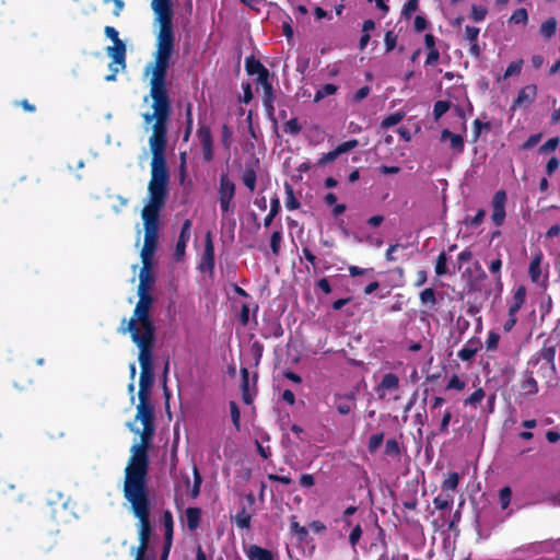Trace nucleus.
<instances>
[{"mask_svg": "<svg viewBox=\"0 0 560 560\" xmlns=\"http://www.w3.org/2000/svg\"><path fill=\"white\" fill-rule=\"evenodd\" d=\"M143 430L140 433V443L133 444L130 448L131 456L125 468L124 498L130 504L132 515L138 520V538L140 552L149 547L152 534L151 498L148 487L149 472V447L154 435V422L142 423Z\"/></svg>", "mask_w": 560, "mask_h": 560, "instance_id": "obj_1", "label": "nucleus"}, {"mask_svg": "<svg viewBox=\"0 0 560 560\" xmlns=\"http://www.w3.org/2000/svg\"><path fill=\"white\" fill-rule=\"evenodd\" d=\"M174 51L156 49L153 63L145 69L151 70L150 96L153 101V113L142 115L144 124L152 126V135L149 138V145L167 144V122L172 114V102L170 98L166 78Z\"/></svg>", "mask_w": 560, "mask_h": 560, "instance_id": "obj_2", "label": "nucleus"}, {"mask_svg": "<svg viewBox=\"0 0 560 560\" xmlns=\"http://www.w3.org/2000/svg\"><path fill=\"white\" fill-rule=\"evenodd\" d=\"M139 301L136 304L131 318L122 319L118 328L120 334L129 332L135 343H154L155 326L151 317L153 298L150 292H138Z\"/></svg>", "mask_w": 560, "mask_h": 560, "instance_id": "obj_3", "label": "nucleus"}, {"mask_svg": "<svg viewBox=\"0 0 560 560\" xmlns=\"http://www.w3.org/2000/svg\"><path fill=\"white\" fill-rule=\"evenodd\" d=\"M167 144L150 147L152 153L151 179L149 182V202L142 210H161L165 205L170 174L166 166Z\"/></svg>", "mask_w": 560, "mask_h": 560, "instance_id": "obj_4", "label": "nucleus"}, {"mask_svg": "<svg viewBox=\"0 0 560 560\" xmlns=\"http://www.w3.org/2000/svg\"><path fill=\"white\" fill-rule=\"evenodd\" d=\"M152 9L160 23L156 49L174 51L175 35L172 22V0H152Z\"/></svg>", "mask_w": 560, "mask_h": 560, "instance_id": "obj_5", "label": "nucleus"}, {"mask_svg": "<svg viewBox=\"0 0 560 560\" xmlns=\"http://www.w3.org/2000/svg\"><path fill=\"white\" fill-rule=\"evenodd\" d=\"M139 348L138 361L141 368L138 396L150 397L154 383L153 348L154 343H136Z\"/></svg>", "mask_w": 560, "mask_h": 560, "instance_id": "obj_6", "label": "nucleus"}, {"mask_svg": "<svg viewBox=\"0 0 560 560\" xmlns=\"http://www.w3.org/2000/svg\"><path fill=\"white\" fill-rule=\"evenodd\" d=\"M144 225V243L141 254L154 255L159 244L160 213L141 212Z\"/></svg>", "mask_w": 560, "mask_h": 560, "instance_id": "obj_7", "label": "nucleus"}, {"mask_svg": "<svg viewBox=\"0 0 560 560\" xmlns=\"http://www.w3.org/2000/svg\"><path fill=\"white\" fill-rule=\"evenodd\" d=\"M221 210H230V203L235 196V183L228 172L220 174V186L218 190Z\"/></svg>", "mask_w": 560, "mask_h": 560, "instance_id": "obj_8", "label": "nucleus"}, {"mask_svg": "<svg viewBox=\"0 0 560 560\" xmlns=\"http://www.w3.org/2000/svg\"><path fill=\"white\" fill-rule=\"evenodd\" d=\"M142 267L139 273V285L138 292H150L152 284L154 283V276L152 275V258L153 255L140 254Z\"/></svg>", "mask_w": 560, "mask_h": 560, "instance_id": "obj_9", "label": "nucleus"}, {"mask_svg": "<svg viewBox=\"0 0 560 560\" xmlns=\"http://www.w3.org/2000/svg\"><path fill=\"white\" fill-rule=\"evenodd\" d=\"M214 245L212 234L208 231L205 235V249L199 265V269L203 272H212L214 269Z\"/></svg>", "mask_w": 560, "mask_h": 560, "instance_id": "obj_10", "label": "nucleus"}, {"mask_svg": "<svg viewBox=\"0 0 560 560\" xmlns=\"http://www.w3.org/2000/svg\"><path fill=\"white\" fill-rule=\"evenodd\" d=\"M197 137L202 148V159L209 163L213 160V138L211 129L208 126H200L197 130Z\"/></svg>", "mask_w": 560, "mask_h": 560, "instance_id": "obj_11", "label": "nucleus"}, {"mask_svg": "<svg viewBox=\"0 0 560 560\" xmlns=\"http://www.w3.org/2000/svg\"><path fill=\"white\" fill-rule=\"evenodd\" d=\"M139 404L137 406L136 419L140 420L141 423L154 422V410L150 402V397L138 396Z\"/></svg>", "mask_w": 560, "mask_h": 560, "instance_id": "obj_12", "label": "nucleus"}, {"mask_svg": "<svg viewBox=\"0 0 560 560\" xmlns=\"http://www.w3.org/2000/svg\"><path fill=\"white\" fill-rule=\"evenodd\" d=\"M482 349V342L478 337H471L465 346L457 352V357L463 362L471 361L475 355Z\"/></svg>", "mask_w": 560, "mask_h": 560, "instance_id": "obj_13", "label": "nucleus"}, {"mask_svg": "<svg viewBox=\"0 0 560 560\" xmlns=\"http://www.w3.org/2000/svg\"><path fill=\"white\" fill-rule=\"evenodd\" d=\"M335 407L338 413L342 416L349 415L352 409L355 408V397L353 393L349 394H336L335 395Z\"/></svg>", "mask_w": 560, "mask_h": 560, "instance_id": "obj_14", "label": "nucleus"}, {"mask_svg": "<svg viewBox=\"0 0 560 560\" xmlns=\"http://www.w3.org/2000/svg\"><path fill=\"white\" fill-rule=\"evenodd\" d=\"M536 96H537V85L528 84L518 91L517 96L514 100L512 107L515 108V107H520L524 104H530L535 101Z\"/></svg>", "mask_w": 560, "mask_h": 560, "instance_id": "obj_15", "label": "nucleus"}, {"mask_svg": "<svg viewBox=\"0 0 560 560\" xmlns=\"http://www.w3.org/2000/svg\"><path fill=\"white\" fill-rule=\"evenodd\" d=\"M107 55L113 59V63L126 68V44L122 40L115 42L113 46L106 48Z\"/></svg>", "mask_w": 560, "mask_h": 560, "instance_id": "obj_16", "label": "nucleus"}, {"mask_svg": "<svg viewBox=\"0 0 560 560\" xmlns=\"http://www.w3.org/2000/svg\"><path fill=\"white\" fill-rule=\"evenodd\" d=\"M258 164H259L258 159H256L255 162L252 164H246L245 168L241 175L242 183L252 192L256 189V182H257L256 166H258Z\"/></svg>", "mask_w": 560, "mask_h": 560, "instance_id": "obj_17", "label": "nucleus"}, {"mask_svg": "<svg viewBox=\"0 0 560 560\" xmlns=\"http://www.w3.org/2000/svg\"><path fill=\"white\" fill-rule=\"evenodd\" d=\"M190 230H191V221L185 220L182 225V230L176 243L175 254L177 257H180L185 254L187 242L190 238Z\"/></svg>", "mask_w": 560, "mask_h": 560, "instance_id": "obj_18", "label": "nucleus"}, {"mask_svg": "<svg viewBox=\"0 0 560 560\" xmlns=\"http://www.w3.org/2000/svg\"><path fill=\"white\" fill-rule=\"evenodd\" d=\"M544 255L541 250H537L529 264L528 267V275L530 277V280L535 283L539 282L541 277V261H542Z\"/></svg>", "mask_w": 560, "mask_h": 560, "instance_id": "obj_19", "label": "nucleus"}, {"mask_svg": "<svg viewBox=\"0 0 560 560\" xmlns=\"http://www.w3.org/2000/svg\"><path fill=\"white\" fill-rule=\"evenodd\" d=\"M441 140L446 141L450 140V147L456 153H462L465 148L464 139L460 135L453 133L448 129H444L441 132Z\"/></svg>", "mask_w": 560, "mask_h": 560, "instance_id": "obj_20", "label": "nucleus"}, {"mask_svg": "<svg viewBox=\"0 0 560 560\" xmlns=\"http://www.w3.org/2000/svg\"><path fill=\"white\" fill-rule=\"evenodd\" d=\"M202 511L200 508H187L185 511L186 525L190 532H195L200 526Z\"/></svg>", "mask_w": 560, "mask_h": 560, "instance_id": "obj_21", "label": "nucleus"}, {"mask_svg": "<svg viewBox=\"0 0 560 560\" xmlns=\"http://www.w3.org/2000/svg\"><path fill=\"white\" fill-rule=\"evenodd\" d=\"M475 266H476V270H477L478 273H477L476 277L468 278L466 280V285H467L468 292H479V291H481V282L487 279V273L481 268V266L479 265L478 261H476Z\"/></svg>", "mask_w": 560, "mask_h": 560, "instance_id": "obj_22", "label": "nucleus"}, {"mask_svg": "<svg viewBox=\"0 0 560 560\" xmlns=\"http://www.w3.org/2000/svg\"><path fill=\"white\" fill-rule=\"evenodd\" d=\"M248 560H273V555L270 550L257 545H250L246 550Z\"/></svg>", "mask_w": 560, "mask_h": 560, "instance_id": "obj_23", "label": "nucleus"}, {"mask_svg": "<svg viewBox=\"0 0 560 560\" xmlns=\"http://www.w3.org/2000/svg\"><path fill=\"white\" fill-rule=\"evenodd\" d=\"M526 300V289L523 285H520L512 299V303L509 306V315L517 314V312L522 308L523 304Z\"/></svg>", "mask_w": 560, "mask_h": 560, "instance_id": "obj_24", "label": "nucleus"}, {"mask_svg": "<svg viewBox=\"0 0 560 560\" xmlns=\"http://www.w3.org/2000/svg\"><path fill=\"white\" fill-rule=\"evenodd\" d=\"M241 376H242V383H241V389H242V398L243 401L246 405H250L254 399V395L249 392V373L246 368L241 369Z\"/></svg>", "mask_w": 560, "mask_h": 560, "instance_id": "obj_25", "label": "nucleus"}, {"mask_svg": "<svg viewBox=\"0 0 560 560\" xmlns=\"http://www.w3.org/2000/svg\"><path fill=\"white\" fill-rule=\"evenodd\" d=\"M290 532L296 537L300 542H304L308 538V530L305 526L300 525L296 521V516L292 515L290 518Z\"/></svg>", "mask_w": 560, "mask_h": 560, "instance_id": "obj_26", "label": "nucleus"}, {"mask_svg": "<svg viewBox=\"0 0 560 560\" xmlns=\"http://www.w3.org/2000/svg\"><path fill=\"white\" fill-rule=\"evenodd\" d=\"M538 392V384L532 372H526L525 378L521 383V393L523 395H535Z\"/></svg>", "mask_w": 560, "mask_h": 560, "instance_id": "obj_27", "label": "nucleus"}, {"mask_svg": "<svg viewBox=\"0 0 560 560\" xmlns=\"http://www.w3.org/2000/svg\"><path fill=\"white\" fill-rule=\"evenodd\" d=\"M162 524L164 527V540H167L168 544H172L174 533V520L171 511L165 510L163 512Z\"/></svg>", "mask_w": 560, "mask_h": 560, "instance_id": "obj_28", "label": "nucleus"}, {"mask_svg": "<svg viewBox=\"0 0 560 560\" xmlns=\"http://www.w3.org/2000/svg\"><path fill=\"white\" fill-rule=\"evenodd\" d=\"M557 26L558 22L556 18L551 16L548 18L542 24L540 25L539 33L540 35L546 39H550L553 37L557 33Z\"/></svg>", "mask_w": 560, "mask_h": 560, "instance_id": "obj_29", "label": "nucleus"}, {"mask_svg": "<svg viewBox=\"0 0 560 560\" xmlns=\"http://www.w3.org/2000/svg\"><path fill=\"white\" fill-rule=\"evenodd\" d=\"M399 387V378L394 373H386L377 386V390H396Z\"/></svg>", "mask_w": 560, "mask_h": 560, "instance_id": "obj_30", "label": "nucleus"}, {"mask_svg": "<svg viewBox=\"0 0 560 560\" xmlns=\"http://www.w3.org/2000/svg\"><path fill=\"white\" fill-rule=\"evenodd\" d=\"M265 69H266V67L254 56L246 57L245 70L248 75H255Z\"/></svg>", "mask_w": 560, "mask_h": 560, "instance_id": "obj_31", "label": "nucleus"}, {"mask_svg": "<svg viewBox=\"0 0 560 560\" xmlns=\"http://www.w3.org/2000/svg\"><path fill=\"white\" fill-rule=\"evenodd\" d=\"M234 523L241 529H248L252 523V515L246 512V509L243 506L241 511L234 517Z\"/></svg>", "mask_w": 560, "mask_h": 560, "instance_id": "obj_32", "label": "nucleus"}, {"mask_svg": "<svg viewBox=\"0 0 560 560\" xmlns=\"http://www.w3.org/2000/svg\"><path fill=\"white\" fill-rule=\"evenodd\" d=\"M405 116H406V113L404 110H399V112L388 115L381 122L382 129H388L393 126H396L405 118Z\"/></svg>", "mask_w": 560, "mask_h": 560, "instance_id": "obj_33", "label": "nucleus"}, {"mask_svg": "<svg viewBox=\"0 0 560 560\" xmlns=\"http://www.w3.org/2000/svg\"><path fill=\"white\" fill-rule=\"evenodd\" d=\"M447 261H448V258H447L446 253L444 250L441 252L435 261L434 270H435L436 276L441 277V276H445L446 273H448Z\"/></svg>", "mask_w": 560, "mask_h": 560, "instance_id": "obj_34", "label": "nucleus"}, {"mask_svg": "<svg viewBox=\"0 0 560 560\" xmlns=\"http://www.w3.org/2000/svg\"><path fill=\"white\" fill-rule=\"evenodd\" d=\"M192 475H194V483H192L191 489L189 490V494L192 499H196L200 494V488H201V483H202L201 474L196 465L192 467Z\"/></svg>", "mask_w": 560, "mask_h": 560, "instance_id": "obj_35", "label": "nucleus"}, {"mask_svg": "<svg viewBox=\"0 0 560 560\" xmlns=\"http://www.w3.org/2000/svg\"><path fill=\"white\" fill-rule=\"evenodd\" d=\"M338 88L337 85L332 83H326L322 85L315 93L314 101L319 102L326 96L334 95L337 92Z\"/></svg>", "mask_w": 560, "mask_h": 560, "instance_id": "obj_36", "label": "nucleus"}, {"mask_svg": "<svg viewBox=\"0 0 560 560\" xmlns=\"http://www.w3.org/2000/svg\"><path fill=\"white\" fill-rule=\"evenodd\" d=\"M264 350H265V347L264 345L256 340L254 342L250 343V348H249V351H250V355L254 360V365L255 366H258L259 363H260V360L262 358V354H264Z\"/></svg>", "mask_w": 560, "mask_h": 560, "instance_id": "obj_37", "label": "nucleus"}, {"mask_svg": "<svg viewBox=\"0 0 560 560\" xmlns=\"http://www.w3.org/2000/svg\"><path fill=\"white\" fill-rule=\"evenodd\" d=\"M528 13L525 8L516 9L509 19L510 24H527Z\"/></svg>", "mask_w": 560, "mask_h": 560, "instance_id": "obj_38", "label": "nucleus"}, {"mask_svg": "<svg viewBox=\"0 0 560 560\" xmlns=\"http://www.w3.org/2000/svg\"><path fill=\"white\" fill-rule=\"evenodd\" d=\"M420 301L423 305H429L430 307L436 304V295L435 291L432 288H425L420 292Z\"/></svg>", "mask_w": 560, "mask_h": 560, "instance_id": "obj_39", "label": "nucleus"}, {"mask_svg": "<svg viewBox=\"0 0 560 560\" xmlns=\"http://www.w3.org/2000/svg\"><path fill=\"white\" fill-rule=\"evenodd\" d=\"M282 232L280 230L273 231L270 236V248L275 256H279L281 250Z\"/></svg>", "mask_w": 560, "mask_h": 560, "instance_id": "obj_40", "label": "nucleus"}, {"mask_svg": "<svg viewBox=\"0 0 560 560\" xmlns=\"http://www.w3.org/2000/svg\"><path fill=\"white\" fill-rule=\"evenodd\" d=\"M485 397H486V393H485L483 388L479 387L470 396H468L465 399L464 404L466 406L477 407V405L480 404Z\"/></svg>", "mask_w": 560, "mask_h": 560, "instance_id": "obj_41", "label": "nucleus"}, {"mask_svg": "<svg viewBox=\"0 0 560 560\" xmlns=\"http://www.w3.org/2000/svg\"><path fill=\"white\" fill-rule=\"evenodd\" d=\"M459 483V475L456 471L448 474L447 478L442 482L443 490L455 491Z\"/></svg>", "mask_w": 560, "mask_h": 560, "instance_id": "obj_42", "label": "nucleus"}, {"mask_svg": "<svg viewBox=\"0 0 560 560\" xmlns=\"http://www.w3.org/2000/svg\"><path fill=\"white\" fill-rule=\"evenodd\" d=\"M221 142L225 150H230L233 143V131L226 124L221 128Z\"/></svg>", "mask_w": 560, "mask_h": 560, "instance_id": "obj_43", "label": "nucleus"}, {"mask_svg": "<svg viewBox=\"0 0 560 560\" xmlns=\"http://www.w3.org/2000/svg\"><path fill=\"white\" fill-rule=\"evenodd\" d=\"M506 203V192L503 189L498 190L492 199V210H504Z\"/></svg>", "mask_w": 560, "mask_h": 560, "instance_id": "obj_44", "label": "nucleus"}, {"mask_svg": "<svg viewBox=\"0 0 560 560\" xmlns=\"http://www.w3.org/2000/svg\"><path fill=\"white\" fill-rule=\"evenodd\" d=\"M451 103L447 101H436L433 105V116L438 120L447 113Z\"/></svg>", "mask_w": 560, "mask_h": 560, "instance_id": "obj_45", "label": "nucleus"}, {"mask_svg": "<svg viewBox=\"0 0 560 560\" xmlns=\"http://www.w3.org/2000/svg\"><path fill=\"white\" fill-rule=\"evenodd\" d=\"M419 8V0H407L401 10V16L409 20Z\"/></svg>", "mask_w": 560, "mask_h": 560, "instance_id": "obj_46", "label": "nucleus"}, {"mask_svg": "<svg viewBox=\"0 0 560 560\" xmlns=\"http://www.w3.org/2000/svg\"><path fill=\"white\" fill-rule=\"evenodd\" d=\"M560 144V138L553 137L548 139L544 144L539 147V153L541 154H548L553 152Z\"/></svg>", "mask_w": 560, "mask_h": 560, "instance_id": "obj_47", "label": "nucleus"}, {"mask_svg": "<svg viewBox=\"0 0 560 560\" xmlns=\"http://www.w3.org/2000/svg\"><path fill=\"white\" fill-rule=\"evenodd\" d=\"M302 130V126L299 124L298 118H291L283 125V131L291 136H298Z\"/></svg>", "mask_w": 560, "mask_h": 560, "instance_id": "obj_48", "label": "nucleus"}, {"mask_svg": "<svg viewBox=\"0 0 560 560\" xmlns=\"http://www.w3.org/2000/svg\"><path fill=\"white\" fill-rule=\"evenodd\" d=\"M523 65H524V60L523 59H517L515 61H512L508 66L505 72L503 74V78L508 79V78H510L512 75L520 74L521 71H522Z\"/></svg>", "mask_w": 560, "mask_h": 560, "instance_id": "obj_49", "label": "nucleus"}, {"mask_svg": "<svg viewBox=\"0 0 560 560\" xmlns=\"http://www.w3.org/2000/svg\"><path fill=\"white\" fill-rule=\"evenodd\" d=\"M384 441V433L380 432L376 434L371 435L369 443H368V450L371 454L375 453L380 446L382 445Z\"/></svg>", "mask_w": 560, "mask_h": 560, "instance_id": "obj_50", "label": "nucleus"}, {"mask_svg": "<svg viewBox=\"0 0 560 560\" xmlns=\"http://www.w3.org/2000/svg\"><path fill=\"white\" fill-rule=\"evenodd\" d=\"M362 534H363V530H362L361 524H359V523L355 526H353V528L351 529V532L349 534V544L354 551H355V547H357L358 542L360 541V539L362 537Z\"/></svg>", "mask_w": 560, "mask_h": 560, "instance_id": "obj_51", "label": "nucleus"}, {"mask_svg": "<svg viewBox=\"0 0 560 560\" xmlns=\"http://www.w3.org/2000/svg\"><path fill=\"white\" fill-rule=\"evenodd\" d=\"M385 454L393 457H397L400 455V447L397 440L389 439L386 441Z\"/></svg>", "mask_w": 560, "mask_h": 560, "instance_id": "obj_52", "label": "nucleus"}, {"mask_svg": "<svg viewBox=\"0 0 560 560\" xmlns=\"http://www.w3.org/2000/svg\"><path fill=\"white\" fill-rule=\"evenodd\" d=\"M511 498H512V490L510 487H503L499 491V500H500L501 508L503 510H505L510 505Z\"/></svg>", "mask_w": 560, "mask_h": 560, "instance_id": "obj_53", "label": "nucleus"}, {"mask_svg": "<svg viewBox=\"0 0 560 560\" xmlns=\"http://www.w3.org/2000/svg\"><path fill=\"white\" fill-rule=\"evenodd\" d=\"M502 259L500 255L489 265V271L495 277L497 282H501Z\"/></svg>", "mask_w": 560, "mask_h": 560, "instance_id": "obj_54", "label": "nucleus"}, {"mask_svg": "<svg viewBox=\"0 0 560 560\" xmlns=\"http://www.w3.org/2000/svg\"><path fill=\"white\" fill-rule=\"evenodd\" d=\"M384 43L386 52H390L395 49L397 45V35L394 33V31H387L385 33Z\"/></svg>", "mask_w": 560, "mask_h": 560, "instance_id": "obj_55", "label": "nucleus"}, {"mask_svg": "<svg viewBox=\"0 0 560 560\" xmlns=\"http://www.w3.org/2000/svg\"><path fill=\"white\" fill-rule=\"evenodd\" d=\"M540 358L549 363L552 369H555L556 348L545 347L540 352Z\"/></svg>", "mask_w": 560, "mask_h": 560, "instance_id": "obj_56", "label": "nucleus"}, {"mask_svg": "<svg viewBox=\"0 0 560 560\" xmlns=\"http://www.w3.org/2000/svg\"><path fill=\"white\" fill-rule=\"evenodd\" d=\"M358 145H359V141L357 139H350V140H348L346 142H342V143L338 144L336 147V150H337V152H338V154L340 156L341 154L350 152L351 150H353Z\"/></svg>", "mask_w": 560, "mask_h": 560, "instance_id": "obj_57", "label": "nucleus"}, {"mask_svg": "<svg viewBox=\"0 0 560 560\" xmlns=\"http://www.w3.org/2000/svg\"><path fill=\"white\" fill-rule=\"evenodd\" d=\"M500 341V335L495 331H490L486 339V349L488 351H495Z\"/></svg>", "mask_w": 560, "mask_h": 560, "instance_id": "obj_58", "label": "nucleus"}, {"mask_svg": "<svg viewBox=\"0 0 560 560\" xmlns=\"http://www.w3.org/2000/svg\"><path fill=\"white\" fill-rule=\"evenodd\" d=\"M339 158V154L336 150V148L327 153H323L319 160L317 161L318 166L327 165L331 162H334L336 159Z\"/></svg>", "mask_w": 560, "mask_h": 560, "instance_id": "obj_59", "label": "nucleus"}, {"mask_svg": "<svg viewBox=\"0 0 560 560\" xmlns=\"http://www.w3.org/2000/svg\"><path fill=\"white\" fill-rule=\"evenodd\" d=\"M541 138H542L541 132L529 136L528 139L524 143H522L521 150L527 151V150L534 148L535 145H537L540 142Z\"/></svg>", "mask_w": 560, "mask_h": 560, "instance_id": "obj_60", "label": "nucleus"}, {"mask_svg": "<svg viewBox=\"0 0 560 560\" xmlns=\"http://www.w3.org/2000/svg\"><path fill=\"white\" fill-rule=\"evenodd\" d=\"M230 412L234 427L240 430L241 427V413L235 401H230Z\"/></svg>", "mask_w": 560, "mask_h": 560, "instance_id": "obj_61", "label": "nucleus"}, {"mask_svg": "<svg viewBox=\"0 0 560 560\" xmlns=\"http://www.w3.org/2000/svg\"><path fill=\"white\" fill-rule=\"evenodd\" d=\"M486 15H487V9L485 7L476 5V4H474L471 7V19L475 22L483 21L486 19Z\"/></svg>", "mask_w": 560, "mask_h": 560, "instance_id": "obj_62", "label": "nucleus"}, {"mask_svg": "<svg viewBox=\"0 0 560 560\" xmlns=\"http://www.w3.org/2000/svg\"><path fill=\"white\" fill-rule=\"evenodd\" d=\"M287 194H288V197L285 200V206H287L288 210L298 209L300 207V202L294 197L293 189L290 186H287Z\"/></svg>", "mask_w": 560, "mask_h": 560, "instance_id": "obj_63", "label": "nucleus"}, {"mask_svg": "<svg viewBox=\"0 0 560 560\" xmlns=\"http://www.w3.org/2000/svg\"><path fill=\"white\" fill-rule=\"evenodd\" d=\"M452 498H443L442 495H438L434 498L433 503L435 509L438 510H447L452 505Z\"/></svg>", "mask_w": 560, "mask_h": 560, "instance_id": "obj_64", "label": "nucleus"}]
</instances>
